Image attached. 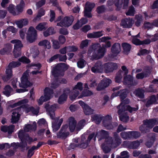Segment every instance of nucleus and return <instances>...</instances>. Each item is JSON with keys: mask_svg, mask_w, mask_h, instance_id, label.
I'll list each match as a JSON object with an SVG mask.
<instances>
[{"mask_svg": "<svg viewBox=\"0 0 158 158\" xmlns=\"http://www.w3.org/2000/svg\"><path fill=\"white\" fill-rule=\"evenodd\" d=\"M103 117V116L99 114H95L91 117L92 119L97 124H100Z\"/></svg>", "mask_w": 158, "mask_h": 158, "instance_id": "72a5a7b5", "label": "nucleus"}, {"mask_svg": "<svg viewBox=\"0 0 158 158\" xmlns=\"http://www.w3.org/2000/svg\"><path fill=\"white\" fill-rule=\"evenodd\" d=\"M52 73L54 77H58L60 75L63 76L62 72L58 64L53 68Z\"/></svg>", "mask_w": 158, "mask_h": 158, "instance_id": "5701e85b", "label": "nucleus"}, {"mask_svg": "<svg viewBox=\"0 0 158 158\" xmlns=\"http://www.w3.org/2000/svg\"><path fill=\"white\" fill-rule=\"evenodd\" d=\"M63 121V119H60L59 120L58 123L55 122L52 123V127L53 129V131L54 132H56L59 129Z\"/></svg>", "mask_w": 158, "mask_h": 158, "instance_id": "c756f323", "label": "nucleus"}, {"mask_svg": "<svg viewBox=\"0 0 158 158\" xmlns=\"http://www.w3.org/2000/svg\"><path fill=\"white\" fill-rule=\"evenodd\" d=\"M85 122V121L84 119H82L79 121L76 127L77 130L80 131L83 128L84 126Z\"/></svg>", "mask_w": 158, "mask_h": 158, "instance_id": "8fccbe9b", "label": "nucleus"}, {"mask_svg": "<svg viewBox=\"0 0 158 158\" xmlns=\"http://www.w3.org/2000/svg\"><path fill=\"white\" fill-rule=\"evenodd\" d=\"M133 44L136 45H141V42L139 39H137L136 37H134L132 39V41Z\"/></svg>", "mask_w": 158, "mask_h": 158, "instance_id": "69168bd1", "label": "nucleus"}, {"mask_svg": "<svg viewBox=\"0 0 158 158\" xmlns=\"http://www.w3.org/2000/svg\"><path fill=\"white\" fill-rule=\"evenodd\" d=\"M68 125L65 124L63 125L60 129L56 134L57 137L58 139H65L69 135V132L67 129Z\"/></svg>", "mask_w": 158, "mask_h": 158, "instance_id": "9b49d317", "label": "nucleus"}, {"mask_svg": "<svg viewBox=\"0 0 158 158\" xmlns=\"http://www.w3.org/2000/svg\"><path fill=\"white\" fill-rule=\"evenodd\" d=\"M135 10L134 7L131 5L129 8L127 12L126 13L127 15L134 16L135 14Z\"/></svg>", "mask_w": 158, "mask_h": 158, "instance_id": "09e8293b", "label": "nucleus"}, {"mask_svg": "<svg viewBox=\"0 0 158 158\" xmlns=\"http://www.w3.org/2000/svg\"><path fill=\"white\" fill-rule=\"evenodd\" d=\"M150 53L149 50L146 49H141L139 51V53H137V55L139 56H145L148 55Z\"/></svg>", "mask_w": 158, "mask_h": 158, "instance_id": "4d7b16f0", "label": "nucleus"}, {"mask_svg": "<svg viewBox=\"0 0 158 158\" xmlns=\"http://www.w3.org/2000/svg\"><path fill=\"white\" fill-rule=\"evenodd\" d=\"M123 83L125 85H129L131 86L133 85V77L130 74L124 75Z\"/></svg>", "mask_w": 158, "mask_h": 158, "instance_id": "6ab92c4d", "label": "nucleus"}, {"mask_svg": "<svg viewBox=\"0 0 158 158\" xmlns=\"http://www.w3.org/2000/svg\"><path fill=\"white\" fill-rule=\"evenodd\" d=\"M94 6V3H90L88 4L86 3L85 7L84 10L88 12H91Z\"/></svg>", "mask_w": 158, "mask_h": 158, "instance_id": "3c124183", "label": "nucleus"}, {"mask_svg": "<svg viewBox=\"0 0 158 158\" xmlns=\"http://www.w3.org/2000/svg\"><path fill=\"white\" fill-rule=\"evenodd\" d=\"M21 64V63L19 61H12L9 63L8 67L9 68H15L19 67Z\"/></svg>", "mask_w": 158, "mask_h": 158, "instance_id": "37998d69", "label": "nucleus"}, {"mask_svg": "<svg viewBox=\"0 0 158 158\" xmlns=\"http://www.w3.org/2000/svg\"><path fill=\"white\" fill-rule=\"evenodd\" d=\"M140 144L139 142L138 141L133 142L126 141H124L123 143L124 146L132 149L137 148L140 145Z\"/></svg>", "mask_w": 158, "mask_h": 158, "instance_id": "2eb2a0df", "label": "nucleus"}, {"mask_svg": "<svg viewBox=\"0 0 158 158\" xmlns=\"http://www.w3.org/2000/svg\"><path fill=\"white\" fill-rule=\"evenodd\" d=\"M93 94L92 91L87 89H84L82 91L81 94L78 98L77 99L82 98L83 97L90 96Z\"/></svg>", "mask_w": 158, "mask_h": 158, "instance_id": "f704fd0d", "label": "nucleus"}, {"mask_svg": "<svg viewBox=\"0 0 158 158\" xmlns=\"http://www.w3.org/2000/svg\"><path fill=\"white\" fill-rule=\"evenodd\" d=\"M19 60L20 62L25 64H28L31 62L30 60L25 56L19 58Z\"/></svg>", "mask_w": 158, "mask_h": 158, "instance_id": "052dcab7", "label": "nucleus"}, {"mask_svg": "<svg viewBox=\"0 0 158 158\" xmlns=\"http://www.w3.org/2000/svg\"><path fill=\"white\" fill-rule=\"evenodd\" d=\"M54 93L53 90L48 87H46L44 89V97L43 99H50ZM39 99H43L41 96Z\"/></svg>", "mask_w": 158, "mask_h": 158, "instance_id": "aec40b11", "label": "nucleus"}, {"mask_svg": "<svg viewBox=\"0 0 158 158\" xmlns=\"http://www.w3.org/2000/svg\"><path fill=\"white\" fill-rule=\"evenodd\" d=\"M76 89L79 90L81 91L83 89L82 83L80 82L77 83L76 85L73 87V90H76Z\"/></svg>", "mask_w": 158, "mask_h": 158, "instance_id": "e2e57ef3", "label": "nucleus"}, {"mask_svg": "<svg viewBox=\"0 0 158 158\" xmlns=\"http://www.w3.org/2000/svg\"><path fill=\"white\" fill-rule=\"evenodd\" d=\"M134 93L136 96L140 99H143L144 97V92L142 89H138L134 91Z\"/></svg>", "mask_w": 158, "mask_h": 158, "instance_id": "58836bf2", "label": "nucleus"}, {"mask_svg": "<svg viewBox=\"0 0 158 158\" xmlns=\"http://www.w3.org/2000/svg\"><path fill=\"white\" fill-rule=\"evenodd\" d=\"M129 137L130 138H137L140 136L139 132L137 131H129Z\"/></svg>", "mask_w": 158, "mask_h": 158, "instance_id": "79ce46f5", "label": "nucleus"}, {"mask_svg": "<svg viewBox=\"0 0 158 158\" xmlns=\"http://www.w3.org/2000/svg\"><path fill=\"white\" fill-rule=\"evenodd\" d=\"M129 131L126 132L124 131L121 132L120 133V136L121 137L124 139H130Z\"/></svg>", "mask_w": 158, "mask_h": 158, "instance_id": "774afa93", "label": "nucleus"}, {"mask_svg": "<svg viewBox=\"0 0 158 158\" xmlns=\"http://www.w3.org/2000/svg\"><path fill=\"white\" fill-rule=\"evenodd\" d=\"M119 118L121 121L124 123H126L129 120V117L127 112L122 114L119 116Z\"/></svg>", "mask_w": 158, "mask_h": 158, "instance_id": "ea45409f", "label": "nucleus"}, {"mask_svg": "<svg viewBox=\"0 0 158 158\" xmlns=\"http://www.w3.org/2000/svg\"><path fill=\"white\" fill-rule=\"evenodd\" d=\"M25 127L26 130L27 132L30 131H35L37 127L36 123L35 122H34L32 124H28L26 125Z\"/></svg>", "mask_w": 158, "mask_h": 158, "instance_id": "2f4dec72", "label": "nucleus"}, {"mask_svg": "<svg viewBox=\"0 0 158 158\" xmlns=\"http://www.w3.org/2000/svg\"><path fill=\"white\" fill-rule=\"evenodd\" d=\"M121 51V45L119 43H115L113 44L111 48V53L109 54V60L110 58L116 57Z\"/></svg>", "mask_w": 158, "mask_h": 158, "instance_id": "1a4fd4ad", "label": "nucleus"}, {"mask_svg": "<svg viewBox=\"0 0 158 158\" xmlns=\"http://www.w3.org/2000/svg\"><path fill=\"white\" fill-rule=\"evenodd\" d=\"M18 136L21 141L24 142L26 141L27 137H28V135L23 133L22 131H20L19 132Z\"/></svg>", "mask_w": 158, "mask_h": 158, "instance_id": "c9c22d12", "label": "nucleus"}, {"mask_svg": "<svg viewBox=\"0 0 158 158\" xmlns=\"http://www.w3.org/2000/svg\"><path fill=\"white\" fill-rule=\"evenodd\" d=\"M45 23H40L36 26L35 28L39 31L45 30L46 29L45 27Z\"/></svg>", "mask_w": 158, "mask_h": 158, "instance_id": "5fc2aeb1", "label": "nucleus"}, {"mask_svg": "<svg viewBox=\"0 0 158 158\" xmlns=\"http://www.w3.org/2000/svg\"><path fill=\"white\" fill-rule=\"evenodd\" d=\"M102 47L100 46L98 50V54L93 53L92 56L94 59L98 60L102 58L106 52V48H109V42L102 44Z\"/></svg>", "mask_w": 158, "mask_h": 158, "instance_id": "20e7f679", "label": "nucleus"}, {"mask_svg": "<svg viewBox=\"0 0 158 158\" xmlns=\"http://www.w3.org/2000/svg\"><path fill=\"white\" fill-rule=\"evenodd\" d=\"M106 66L107 69L105 70L106 73H109V62L104 64L103 65L101 61H98L91 69V71L94 73H102L103 72L104 68Z\"/></svg>", "mask_w": 158, "mask_h": 158, "instance_id": "f257e3e1", "label": "nucleus"}, {"mask_svg": "<svg viewBox=\"0 0 158 158\" xmlns=\"http://www.w3.org/2000/svg\"><path fill=\"white\" fill-rule=\"evenodd\" d=\"M139 129L141 133L143 134L149 132L150 130L149 128L147 126V125L143 123L139 127Z\"/></svg>", "mask_w": 158, "mask_h": 158, "instance_id": "a19ab883", "label": "nucleus"}, {"mask_svg": "<svg viewBox=\"0 0 158 158\" xmlns=\"http://www.w3.org/2000/svg\"><path fill=\"white\" fill-rule=\"evenodd\" d=\"M121 46L124 53L126 55H128L131 49V45L128 43L123 42L122 43Z\"/></svg>", "mask_w": 158, "mask_h": 158, "instance_id": "412c9836", "label": "nucleus"}, {"mask_svg": "<svg viewBox=\"0 0 158 158\" xmlns=\"http://www.w3.org/2000/svg\"><path fill=\"white\" fill-rule=\"evenodd\" d=\"M40 46H43L45 48L49 49L51 48L50 43L48 40H44L40 41L38 43Z\"/></svg>", "mask_w": 158, "mask_h": 158, "instance_id": "473e14b6", "label": "nucleus"}, {"mask_svg": "<svg viewBox=\"0 0 158 158\" xmlns=\"http://www.w3.org/2000/svg\"><path fill=\"white\" fill-rule=\"evenodd\" d=\"M45 14V11L42 8H41L39 10L38 13L37 15L35 18H40L43 16H44Z\"/></svg>", "mask_w": 158, "mask_h": 158, "instance_id": "338daca9", "label": "nucleus"}, {"mask_svg": "<svg viewBox=\"0 0 158 158\" xmlns=\"http://www.w3.org/2000/svg\"><path fill=\"white\" fill-rule=\"evenodd\" d=\"M109 86V79H103L98 84L96 90L98 91H100L104 89Z\"/></svg>", "mask_w": 158, "mask_h": 158, "instance_id": "f3484780", "label": "nucleus"}, {"mask_svg": "<svg viewBox=\"0 0 158 158\" xmlns=\"http://www.w3.org/2000/svg\"><path fill=\"white\" fill-rule=\"evenodd\" d=\"M129 93V90L127 89H120L117 92L114 93L112 94V96L114 97L119 96L120 97V99H126L127 95Z\"/></svg>", "mask_w": 158, "mask_h": 158, "instance_id": "4468645a", "label": "nucleus"}, {"mask_svg": "<svg viewBox=\"0 0 158 158\" xmlns=\"http://www.w3.org/2000/svg\"><path fill=\"white\" fill-rule=\"evenodd\" d=\"M77 122L75 120L74 118L73 117H71L69 118V129L71 132L74 131Z\"/></svg>", "mask_w": 158, "mask_h": 158, "instance_id": "4be33fe9", "label": "nucleus"}, {"mask_svg": "<svg viewBox=\"0 0 158 158\" xmlns=\"http://www.w3.org/2000/svg\"><path fill=\"white\" fill-rule=\"evenodd\" d=\"M79 104L83 109L84 114L86 115H89L93 114L94 110L89 106L86 104L82 101H79Z\"/></svg>", "mask_w": 158, "mask_h": 158, "instance_id": "ddd939ff", "label": "nucleus"}, {"mask_svg": "<svg viewBox=\"0 0 158 158\" xmlns=\"http://www.w3.org/2000/svg\"><path fill=\"white\" fill-rule=\"evenodd\" d=\"M94 133H92L88 136L87 140L86 139L84 136H82L81 137L80 143L76 144V146L82 148H85L88 147L89 143L94 137Z\"/></svg>", "mask_w": 158, "mask_h": 158, "instance_id": "7ed1b4c3", "label": "nucleus"}, {"mask_svg": "<svg viewBox=\"0 0 158 158\" xmlns=\"http://www.w3.org/2000/svg\"><path fill=\"white\" fill-rule=\"evenodd\" d=\"M158 121L157 118H154L150 119H146L143 120V123L146 125L150 129H152L153 127L158 124Z\"/></svg>", "mask_w": 158, "mask_h": 158, "instance_id": "dca6fc26", "label": "nucleus"}, {"mask_svg": "<svg viewBox=\"0 0 158 158\" xmlns=\"http://www.w3.org/2000/svg\"><path fill=\"white\" fill-rule=\"evenodd\" d=\"M99 135H98V138L99 139V140H101L102 139H105V140L106 139H109V134L107 131L102 130L99 132Z\"/></svg>", "mask_w": 158, "mask_h": 158, "instance_id": "a878e982", "label": "nucleus"}, {"mask_svg": "<svg viewBox=\"0 0 158 158\" xmlns=\"http://www.w3.org/2000/svg\"><path fill=\"white\" fill-rule=\"evenodd\" d=\"M101 148L102 149L104 153H109V139H106L104 143H102L101 146Z\"/></svg>", "mask_w": 158, "mask_h": 158, "instance_id": "c85d7f7f", "label": "nucleus"}, {"mask_svg": "<svg viewBox=\"0 0 158 158\" xmlns=\"http://www.w3.org/2000/svg\"><path fill=\"white\" fill-rule=\"evenodd\" d=\"M58 106V105L57 104H54L50 106L49 102L45 104L44 108L52 119H55V111Z\"/></svg>", "mask_w": 158, "mask_h": 158, "instance_id": "423d86ee", "label": "nucleus"}, {"mask_svg": "<svg viewBox=\"0 0 158 158\" xmlns=\"http://www.w3.org/2000/svg\"><path fill=\"white\" fill-rule=\"evenodd\" d=\"M23 46L21 41H19L17 44H15L13 50H21V48Z\"/></svg>", "mask_w": 158, "mask_h": 158, "instance_id": "680f3d73", "label": "nucleus"}, {"mask_svg": "<svg viewBox=\"0 0 158 158\" xmlns=\"http://www.w3.org/2000/svg\"><path fill=\"white\" fill-rule=\"evenodd\" d=\"M8 46L3 48L0 50V54L2 55H4L7 53L12 48V46L10 44H6Z\"/></svg>", "mask_w": 158, "mask_h": 158, "instance_id": "e433bc0d", "label": "nucleus"}, {"mask_svg": "<svg viewBox=\"0 0 158 158\" xmlns=\"http://www.w3.org/2000/svg\"><path fill=\"white\" fill-rule=\"evenodd\" d=\"M16 23L19 28H21L28 24V21L27 19H22L16 21Z\"/></svg>", "mask_w": 158, "mask_h": 158, "instance_id": "bb28decb", "label": "nucleus"}, {"mask_svg": "<svg viewBox=\"0 0 158 158\" xmlns=\"http://www.w3.org/2000/svg\"><path fill=\"white\" fill-rule=\"evenodd\" d=\"M129 0H109V6L114 4L116 7L115 10L119 11L121 9L123 4V8L125 9L127 8L128 6Z\"/></svg>", "mask_w": 158, "mask_h": 158, "instance_id": "f03ea898", "label": "nucleus"}, {"mask_svg": "<svg viewBox=\"0 0 158 158\" xmlns=\"http://www.w3.org/2000/svg\"><path fill=\"white\" fill-rule=\"evenodd\" d=\"M25 5L24 1L23 0H21L19 4L17 5L16 7V9L19 12L21 13L23 12Z\"/></svg>", "mask_w": 158, "mask_h": 158, "instance_id": "4c0bfd02", "label": "nucleus"}, {"mask_svg": "<svg viewBox=\"0 0 158 158\" xmlns=\"http://www.w3.org/2000/svg\"><path fill=\"white\" fill-rule=\"evenodd\" d=\"M27 112L31 111L34 114L38 115L39 113V109H35L33 106L29 107L27 109Z\"/></svg>", "mask_w": 158, "mask_h": 158, "instance_id": "bf43d9fd", "label": "nucleus"}, {"mask_svg": "<svg viewBox=\"0 0 158 158\" xmlns=\"http://www.w3.org/2000/svg\"><path fill=\"white\" fill-rule=\"evenodd\" d=\"M106 10V7L104 5H102L99 6H98L96 8V11L97 13L100 14L104 13Z\"/></svg>", "mask_w": 158, "mask_h": 158, "instance_id": "a18cd8bd", "label": "nucleus"}, {"mask_svg": "<svg viewBox=\"0 0 158 158\" xmlns=\"http://www.w3.org/2000/svg\"><path fill=\"white\" fill-rule=\"evenodd\" d=\"M85 61L82 58H80L77 64L78 67L80 69H82L85 66Z\"/></svg>", "mask_w": 158, "mask_h": 158, "instance_id": "864d4df0", "label": "nucleus"}, {"mask_svg": "<svg viewBox=\"0 0 158 158\" xmlns=\"http://www.w3.org/2000/svg\"><path fill=\"white\" fill-rule=\"evenodd\" d=\"M21 107V106H20L19 107L17 108L15 110H17L18 113H17V112L15 111H13V112L12 113L13 115H14L15 114H16V116H15V115L12 116L11 118V121L13 123H15L18 121L19 119V118L20 116V114L18 113V111L20 110Z\"/></svg>", "mask_w": 158, "mask_h": 158, "instance_id": "393cba45", "label": "nucleus"}, {"mask_svg": "<svg viewBox=\"0 0 158 158\" xmlns=\"http://www.w3.org/2000/svg\"><path fill=\"white\" fill-rule=\"evenodd\" d=\"M70 90L69 88H66L63 89V93L59 97L58 99H67Z\"/></svg>", "mask_w": 158, "mask_h": 158, "instance_id": "7c9ffc66", "label": "nucleus"}, {"mask_svg": "<svg viewBox=\"0 0 158 158\" xmlns=\"http://www.w3.org/2000/svg\"><path fill=\"white\" fill-rule=\"evenodd\" d=\"M89 44L88 40H85L81 41L80 45V48L81 49H83L85 48H86L88 46Z\"/></svg>", "mask_w": 158, "mask_h": 158, "instance_id": "0e129e2a", "label": "nucleus"}, {"mask_svg": "<svg viewBox=\"0 0 158 158\" xmlns=\"http://www.w3.org/2000/svg\"><path fill=\"white\" fill-rule=\"evenodd\" d=\"M122 71L119 70L117 73L115 77V81L117 83H120L122 78Z\"/></svg>", "mask_w": 158, "mask_h": 158, "instance_id": "49530a36", "label": "nucleus"}, {"mask_svg": "<svg viewBox=\"0 0 158 158\" xmlns=\"http://www.w3.org/2000/svg\"><path fill=\"white\" fill-rule=\"evenodd\" d=\"M117 108L118 109V113L119 115L124 113V112L126 110L128 111L130 113H132L137 111L139 109L138 106H136L135 107H132L129 105L125 106L121 103L117 106Z\"/></svg>", "mask_w": 158, "mask_h": 158, "instance_id": "39448f33", "label": "nucleus"}, {"mask_svg": "<svg viewBox=\"0 0 158 158\" xmlns=\"http://www.w3.org/2000/svg\"><path fill=\"white\" fill-rule=\"evenodd\" d=\"M103 35L102 31H98L88 34L87 37L89 39L98 38L102 36Z\"/></svg>", "mask_w": 158, "mask_h": 158, "instance_id": "b1692460", "label": "nucleus"}, {"mask_svg": "<svg viewBox=\"0 0 158 158\" xmlns=\"http://www.w3.org/2000/svg\"><path fill=\"white\" fill-rule=\"evenodd\" d=\"M25 100L26 102H28V99H23V100L19 101L15 103L14 104L11 105V107L13 108L16 106H20L24 103V101Z\"/></svg>", "mask_w": 158, "mask_h": 158, "instance_id": "13d9d810", "label": "nucleus"}, {"mask_svg": "<svg viewBox=\"0 0 158 158\" xmlns=\"http://www.w3.org/2000/svg\"><path fill=\"white\" fill-rule=\"evenodd\" d=\"M62 72L63 75L64 74V72L68 69L69 65L64 63H60L57 64Z\"/></svg>", "mask_w": 158, "mask_h": 158, "instance_id": "c03bdc74", "label": "nucleus"}, {"mask_svg": "<svg viewBox=\"0 0 158 158\" xmlns=\"http://www.w3.org/2000/svg\"><path fill=\"white\" fill-rule=\"evenodd\" d=\"M37 38V31L33 27H30L28 31L27 39L30 43L35 41Z\"/></svg>", "mask_w": 158, "mask_h": 158, "instance_id": "6e6552de", "label": "nucleus"}, {"mask_svg": "<svg viewBox=\"0 0 158 158\" xmlns=\"http://www.w3.org/2000/svg\"><path fill=\"white\" fill-rule=\"evenodd\" d=\"M114 140H113L112 138H109V144H111L110 146L112 148L117 147L121 143V139L116 132L114 133Z\"/></svg>", "mask_w": 158, "mask_h": 158, "instance_id": "f8f14e48", "label": "nucleus"}, {"mask_svg": "<svg viewBox=\"0 0 158 158\" xmlns=\"http://www.w3.org/2000/svg\"><path fill=\"white\" fill-rule=\"evenodd\" d=\"M74 19L73 16L72 15L65 16L60 22L57 23L56 25L61 27H68L72 25Z\"/></svg>", "mask_w": 158, "mask_h": 158, "instance_id": "0eeeda50", "label": "nucleus"}, {"mask_svg": "<svg viewBox=\"0 0 158 158\" xmlns=\"http://www.w3.org/2000/svg\"><path fill=\"white\" fill-rule=\"evenodd\" d=\"M121 26L123 28H130L132 25V20L130 18H125L121 21Z\"/></svg>", "mask_w": 158, "mask_h": 158, "instance_id": "a211bd4d", "label": "nucleus"}, {"mask_svg": "<svg viewBox=\"0 0 158 158\" xmlns=\"http://www.w3.org/2000/svg\"><path fill=\"white\" fill-rule=\"evenodd\" d=\"M102 120V125L104 127H107V129H108L109 128V114H107L105 117H104Z\"/></svg>", "mask_w": 158, "mask_h": 158, "instance_id": "de8ad7c7", "label": "nucleus"}, {"mask_svg": "<svg viewBox=\"0 0 158 158\" xmlns=\"http://www.w3.org/2000/svg\"><path fill=\"white\" fill-rule=\"evenodd\" d=\"M35 149V146H32L29 149L27 152V157L28 158H30L34 154V152H33Z\"/></svg>", "mask_w": 158, "mask_h": 158, "instance_id": "6e6d98bb", "label": "nucleus"}, {"mask_svg": "<svg viewBox=\"0 0 158 158\" xmlns=\"http://www.w3.org/2000/svg\"><path fill=\"white\" fill-rule=\"evenodd\" d=\"M118 66L116 63L109 62V73L117 69Z\"/></svg>", "mask_w": 158, "mask_h": 158, "instance_id": "603ef678", "label": "nucleus"}, {"mask_svg": "<svg viewBox=\"0 0 158 158\" xmlns=\"http://www.w3.org/2000/svg\"><path fill=\"white\" fill-rule=\"evenodd\" d=\"M4 90L2 91V93L4 95L7 97H9L11 95V93L13 90V89L10 85H6L4 88Z\"/></svg>", "mask_w": 158, "mask_h": 158, "instance_id": "cd10ccee", "label": "nucleus"}, {"mask_svg": "<svg viewBox=\"0 0 158 158\" xmlns=\"http://www.w3.org/2000/svg\"><path fill=\"white\" fill-rule=\"evenodd\" d=\"M28 74L24 72L23 73L21 78V82H19V86L23 88H26L31 86L32 84L28 80Z\"/></svg>", "mask_w": 158, "mask_h": 158, "instance_id": "9d476101", "label": "nucleus"}]
</instances>
